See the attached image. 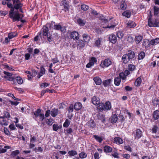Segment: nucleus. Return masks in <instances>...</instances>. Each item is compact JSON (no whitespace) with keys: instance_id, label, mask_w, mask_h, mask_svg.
Here are the masks:
<instances>
[{"instance_id":"35","label":"nucleus","mask_w":159,"mask_h":159,"mask_svg":"<svg viewBox=\"0 0 159 159\" xmlns=\"http://www.w3.org/2000/svg\"><path fill=\"white\" fill-rule=\"evenodd\" d=\"M145 56V53L143 51H141L139 52L138 55V60H140L143 59Z\"/></svg>"},{"instance_id":"5","label":"nucleus","mask_w":159,"mask_h":159,"mask_svg":"<svg viewBox=\"0 0 159 159\" xmlns=\"http://www.w3.org/2000/svg\"><path fill=\"white\" fill-rule=\"evenodd\" d=\"M68 33L69 34L70 38L76 40L79 38V35L78 33L75 31H71L70 30L68 31Z\"/></svg>"},{"instance_id":"57","label":"nucleus","mask_w":159,"mask_h":159,"mask_svg":"<svg viewBox=\"0 0 159 159\" xmlns=\"http://www.w3.org/2000/svg\"><path fill=\"white\" fill-rule=\"evenodd\" d=\"M20 153V151L19 150H16L15 151H12L11 153V156L15 157L16 155L19 154Z\"/></svg>"},{"instance_id":"14","label":"nucleus","mask_w":159,"mask_h":159,"mask_svg":"<svg viewBox=\"0 0 159 159\" xmlns=\"http://www.w3.org/2000/svg\"><path fill=\"white\" fill-rule=\"evenodd\" d=\"M7 6L8 8H10V11L9 12V16L14 15V11L15 9L14 7L13 6V4L11 3L7 2Z\"/></svg>"},{"instance_id":"4","label":"nucleus","mask_w":159,"mask_h":159,"mask_svg":"<svg viewBox=\"0 0 159 159\" xmlns=\"http://www.w3.org/2000/svg\"><path fill=\"white\" fill-rule=\"evenodd\" d=\"M50 34L49 32V29L47 26L43 25L41 30L39 32L38 34L42 38V35L46 36Z\"/></svg>"},{"instance_id":"8","label":"nucleus","mask_w":159,"mask_h":159,"mask_svg":"<svg viewBox=\"0 0 159 159\" xmlns=\"http://www.w3.org/2000/svg\"><path fill=\"white\" fill-rule=\"evenodd\" d=\"M53 35H55L54 36L50 34L48 36H46L47 40L49 43H50L51 42L53 41L54 40H56L58 39V36L57 33H55Z\"/></svg>"},{"instance_id":"29","label":"nucleus","mask_w":159,"mask_h":159,"mask_svg":"<svg viewBox=\"0 0 159 159\" xmlns=\"http://www.w3.org/2000/svg\"><path fill=\"white\" fill-rule=\"evenodd\" d=\"M112 80L111 79H109L102 81V84L104 87H106L110 85Z\"/></svg>"},{"instance_id":"16","label":"nucleus","mask_w":159,"mask_h":159,"mask_svg":"<svg viewBox=\"0 0 159 159\" xmlns=\"http://www.w3.org/2000/svg\"><path fill=\"white\" fill-rule=\"evenodd\" d=\"M151 22L153 24L152 25L153 26H150L149 23H148V25L150 27H159V22L157 21V20L156 19L154 20H151Z\"/></svg>"},{"instance_id":"30","label":"nucleus","mask_w":159,"mask_h":159,"mask_svg":"<svg viewBox=\"0 0 159 159\" xmlns=\"http://www.w3.org/2000/svg\"><path fill=\"white\" fill-rule=\"evenodd\" d=\"M18 35V33L16 32H14L10 33L8 34V38L10 39H12L16 37Z\"/></svg>"},{"instance_id":"40","label":"nucleus","mask_w":159,"mask_h":159,"mask_svg":"<svg viewBox=\"0 0 159 159\" xmlns=\"http://www.w3.org/2000/svg\"><path fill=\"white\" fill-rule=\"evenodd\" d=\"M0 125L2 126H6L8 125V122L7 120L5 119L0 120Z\"/></svg>"},{"instance_id":"12","label":"nucleus","mask_w":159,"mask_h":159,"mask_svg":"<svg viewBox=\"0 0 159 159\" xmlns=\"http://www.w3.org/2000/svg\"><path fill=\"white\" fill-rule=\"evenodd\" d=\"M92 103L95 105H99L100 106V99L95 96H93L91 98Z\"/></svg>"},{"instance_id":"62","label":"nucleus","mask_w":159,"mask_h":159,"mask_svg":"<svg viewBox=\"0 0 159 159\" xmlns=\"http://www.w3.org/2000/svg\"><path fill=\"white\" fill-rule=\"evenodd\" d=\"M66 26H61L60 30L61 31V33L64 34L66 33Z\"/></svg>"},{"instance_id":"26","label":"nucleus","mask_w":159,"mask_h":159,"mask_svg":"<svg viewBox=\"0 0 159 159\" xmlns=\"http://www.w3.org/2000/svg\"><path fill=\"white\" fill-rule=\"evenodd\" d=\"M122 15L127 18H129L131 16V11L129 10H126L122 13Z\"/></svg>"},{"instance_id":"3","label":"nucleus","mask_w":159,"mask_h":159,"mask_svg":"<svg viewBox=\"0 0 159 159\" xmlns=\"http://www.w3.org/2000/svg\"><path fill=\"white\" fill-rule=\"evenodd\" d=\"M111 64V60L109 58H107L102 60L99 66L101 68L104 69L109 66Z\"/></svg>"},{"instance_id":"44","label":"nucleus","mask_w":159,"mask_h":159,"mask_svg":"<svg viewBox=\"0 0 159 159\" xmlns=\"http://www.w3.org/2000/svg\"><path fill=\"white\" fill-rule=\"evenodd\" d=\"M102 40V39L101 38H98L95 41V45L97 47H99L101 44Z\"/></svg>"},{"instance_id":"56","label":"nucleus","mask_w":159,"mask_h":159,"mask_svg":"<svg viewBox=\"0 0 159 159\" xmlns=\"http://www.w3.org/2000/svg\"><path fill=\"white\" fill-rule=\"evenodd\" d=\"M127 41L129 43H132L134 41V38L130 34L128 35Z\"/></svg>"},{"instance_id":"48","label":"nucleus","mask_w":159,"mask_h":159,"mask_svg":"<svg viewBox=\"0 0 159 159\" xmlns=\"http://www.w3.org/2000/svg\"><path fill=\"white\" fill-rule=\"evenodd\" d=\"M23 6V5L22 3H19L15 4L14 7L15 8V9L18 10L19 8H21Z\"/></svg>"},{"instance_id":"46","label":"nucleus","mask_w":159,"mask_h":159,"mask_svg":"<svg viewBox=\"0 0 159 159\" xmlns=\"http://www.w3.org/2000/svg\"><path fill=\"white\" fill-rule=\"evenodd\" d=\"M88 125L92 129L94 128L96 125L95 123L93 120H91L89 121Z\"/></svg>"},{"instance_id":"31","label":"nucleus","mask_w":159,"mask_h":159,"mask_svg":"<svg viewBox=\"0 0 159 159\" xmlns=\"http://www.w3.org/2000/svg\"><path fill=\"white\" fill-rule=\"evenodd\" d=\"M153 117L155 120H157L159 118V111L156 110L154 111Z\"/></svg>"},{"instance_id":"21","label":"nucleus","mask_w":159,"mask_h":159,"mask_svg":"<svg viewBox=\"0 0 159 159\" xmlns=\"http://www.w3.org/2000/svg\"><path fill=\"white\" fill-rule=\"evenodd\" d=\"M159 43V38H156L154 39H151L150 41V46L151 45H155Z\"/></svg>"},{"instance_id":"17","label":"nucleus","mask_w":159,"mask_h":159,"mask_svg":"<svg viewBox=\"0 0 159 159\" xmlns=\"http://www.w3.org/2000/svg\"><path fill=\"white\" fill-rule=\"evenodd\" d=\"M114 142L117 144H121L123 143V141L119 137H116L113 139Z\"/></svg>"},{"instance_id":"54","label":"nucleus","mask_w":159,"mask_h":159,"mask_svg":"<svg viewBox=\"0 0 159 159\" xmlns=\"http://www.w3.org/2000/svg\"><path fill=\"white\" fill-rule=\"evenodd\" d=\"M72 132L71 128H67L66 129H64V133L66 134H70Z\"/></svg>"},{"instance_id":"27","label":"nucleus","mask_w":159,"mask_h":159,"mask_svg":"<svg viewBox=\"0 0 159 159\" xmlns=\"http://www.w3.org/2000/svg\"><path fill=\"white\" fill-rule=\"evenodd\" d=\"M143 39V37L141 35L136 36L135 37L134 40L137 44L139 43Z\"/></svg>"},{"instance_id":"39","label":"nucleus","mask_w":159,"mask_h":159,"mask_svg":"<svg viewBox=\"0 0 159 159\" xmlns=\"http://www.w3.org/2000/svg\"><path fill=\"white\" fill-rule=\"evenodd\" d=\"M120 8L123 11H125L126 9L127 8V4L125 1L121 2L120 5Z\"/></svg>"},{"instance_id":"11","label":"nucleus","mask_w":159,"mask_h":159,"mask_svg":"<svg viewBox=\"0 0 159 159\" xmlns=\"http://www.w3.org/2000/svg\"><path fill=\"white\" fill-rule=\"evenodd\" d=\"M134 139H140L143 135V133L142 130L139 129H137L135 131V132H134Z\"/></svg>"},{"instance_id":"22","label":"nucleus","mask_w":159,"mask_h":159,"mask_svg":"<svg viewBox=\"0 0 159 159\" xmlns=\"http://www.w3.org/2000/svg\"><path fill=\"white\" fill-rule=\"evenodd\" d=\"M82 37L84 41L85 42H89L90 39V37L87 34L84 33L83 34Z\"/></svg>"},{"instance_id":"42","label":"nucleus","mask_w":159,"mask_h":159,"mask_svg":"<svg viewBox=\"0 0 159 159\" xmlns=\"http://www.w3.org/2000/svg\"><path fill=\"white\" fill-rule=\"evenodd\" d=\"M68 154L70 157L74 156L77 155L76 151L74 150H71L68 151Z\"/></svg>"},{"instance_id":"19","label":"nucleus","mask_w":159,"mask_h":159,"mask_svg":"<svg viewBox=\"0 0 159 159\" xmlns=\"http://www.w3.org/2000/svg\"><path fill=\"white\" fill-rule=\"evenodd\" d=\"M74 109L78 111L82 108V105L81 103L77 102L75 103L74 105Z\"/></svg>"},{"instance_id":"64","label":"nucleus","mask_w":159,"mask_h":159,"mask_svg":"<svg viewBox=\"0 0 159 159\" xmlns=\"http://www.w3.org/2000/svg\"><path fill=\"white\" fill-rule=\"evenodd\" d=\"M60 128L59 126L57 124H54L52 126L53 130L57 131Z\"/></svg>"},{"instance_id":"18","label":"nucleus","mask_w":159,"mask_h":159,"mask_svg":"<svg viewBox=\"0 0 159 159\" xmlns=\"http://www.w3.org/2000/svg\"><path fill=\"white\" fill-rule=\"evenodd\" d=\"M58 109L54 108L51 111V115L52 117H55L58 115Z\"/></svg>"},{"instance_id":"53","label":"nucleus","mask_w":159,"mask_h":159,"mask_svg":"<svg viewBox=\"0 0 159 159\" xmlns=\"http://www.w3.org/2000/svg\"><path fill=\"white\" fill-rule=\"evenodd\" d=\"M78 45L80 48H83L85 46V44L83 40H79L78 43Z\"/></svg>"},{"instance_id":"61","label":"nucleus","mask_w":159,"mask_h":159,"mask_svg":"<svg viewBox=\"0 0 159 159\" xmlns=\"http://www.w3.org/2000/svg\"><path fill=\"white\" fill-rule=\"evenodd\" d=\"M61 25H60L59 24L54 25H53V29L55 30H59L61 29Z\"/></svg>"},{"instance_id":"58","label":"nucleus","mask_w":159,"mask_h":159,"mask_svg":"<svg viewBox=\"0 0 159 159\" xmlns=\"http://www.w3.org/2000/svg\"><path fill=\"white\" fill-rule=\"evenodd\" d=\"M74 108V105L73 104H71L68 108L67 111L69 113L72 112L73 111Z\"/></svg>"},{"instance_id":"6","label":"nucleus","mask_w":159,"mask_h":159,"mask_svg":"<svg viewBox=\"0 0 159 159\" xmlns=\"http://www.w3.org/2000/svg\"><path fill=\"white\" fill-rule=\"evenodd\" d=\"M8 80L12 81L13 84H16L17 82L19 84H22L23 82L22 79L19 76L10 77Z\"/></svg>"},{"instance_id":"43","label":"nucleus","mask_w":159,"mask_h":159,"mask_svg":"<svg viewBox=\"0 0 159 159\" xmlns=\"http://www.w3.org/2000/svg\"><path fill=\"white\" fill-rule=\"evenodd\" d=\"M153 10L154 16H158L159 14V7L154 6L153 7Z\"/></svg>"},{"instance_id":"13","label":"nucleus","mask_w":159,"mask_h":159,"mask_svg":"<svg viewBox=\"0 0 159 159\" xmlns=\"http://www.w3.org/2000/svg\"><path fill=\"white\" fill-rule=\"evenodd\" d=\"M126 54L128 56V59H130V60H134L135 57V53L134 52L131 50H128Z\"/></svg>"},{"instance_id":"23","label":"nucleus","mask_w":159,"mask_h":159,"mask_svg":"<svg viewBox=\"0 0 159 159\" xmlns=\"http://www.w3.org/2000/svg\"><path fill=\"white\" fill-rule=\"evenodd\" d=\"M93 80L97 85H100L102 84V80L101 78L98 76H96L94 77L93 79Z\"/></svg>"},{"instance_id":"50","label":"nucleus","mask_w":159,"mask_h":159,"mask_svg":"<svg viewBox=\"0 0 159 159\" xmlns=\"http://www.w3.org/2000/svg\"><path fill=\"white\" fill-rule=\"evenodd\" d=\"M87 156V154L84 152H82L79 154V157L82 159L85 158Z\"/></svg>"},{"instance_id":"55","label":"nucleus","mask_w":159,"mask_h":159,"mask_svg":"<svg viewBox=\"0 0 159 159\" xmlns=\"http://www.w3.org/2000/svg\"><path fill=\"white\" fill-rule=\"evenodd\" d=\"M53 120V119L52 118H50L49 119H48L47 120L46 124H47V125L49 126H51L52 124Z\"/></svg>"},{"instance_id":"2","label":"nucleus","mask_w":159,"mask_h":159,"mask_svg":"<svg viewBox=\"0 0 159 159\" xmlns=\"http://www.w3.org/2000/svg\"><path fill=\"white\" fill-rule=\"evenodd\" d=\"M41 109L40 108L37 109L34 112V116L33 118L35 120H37L38 117H39V120L40 121H43L45 119L44 114L42 113Z\"/></svg>"},{"instance_id":"60","label":"nucleus","mask_w":159,"mask_h":159,"mask_svg":"<svg viewBox=\"0 0 159 159\" xmlns=\"http://www.w3.org/2000/svg\"><path fill=\"white\" fill-rule=\"evenodd\" d=\"M159 101V100L157 98H155L153 100H152V102L153 104V105L154 106H157L158 104V102Z\"/></svg>"},{"instance_id":"36","label":"nucleus","mask_w":159,"mask_h":159,"mask_svg":"<svg viewBox=\"0 0 159 159\" xmlns=\"http://www.w3.org/2000/svg\"><path fill=\"white\" fill-rule=\"evenodd\" d=\"M77 22L80 26H83L85 25L86 21L85 20L79 18L77 19Z\"/></svg>"},{"instance_id":"25","label":"nucleus","mask_w":159,"mask_h":159,"mask_svg":"<svg viewBox=\"0 0 159 159\" xmlns=\"http://www.w3.org/2000/svg\"><path fill=\"white\" fill-rule=\"evenodd\" d=\"M127 55L126 54H125L123 55L122 57L123 62L125 64L128 63L129 61H131L130 59H128V56H126Z\"/></svg>"},{"instance_id":"1","label":"nucleus","mask_w":159,"mask_h":159,"mask_svg":"<svg viewBox=\"0 0 159 159\" xmlns=\"http://www.w3.org/2000/svg\"><path fill=\"white\" fill-rule=\"evenodd\" d=\"M112 108L111 102L109 101L106 102L104 103L101 102L100 106L98 107V109L100 112H102L103 111H107L111 109Z\"/></svg>"},{"instance_id":"38","label":"nucleus","mask_w":159,"mask_h":159,"mask_svg":"<svg viewBox=\"0 0 159 159\" xmlns=\"http://www.w3.org/2000/svg\"><path fill=\"white\" fill-rule=\"evenodd\" d=\"M150 129L152 130V134H156L158 130V127L157 125H154Z\"/></svg>"},{"instance_id":"20","label":"nucleus","mask_w":159,"mask_h":159,"mask_svg":"<svg viewBox=\"0 0 159 159\" xmlns=\"http://www.w3.org/2000/svg\"><path fill=\"white\" fill-rule=\"evenodd\" d=\"M127 26L130 28H134L136 26L135 22L132 20H129L127 24Z\"/></svg>"},{"instance_id":"10","label":"nucleus","mask_w":159,"mask_h":159,"mask_svg":"<svg viewBox=\"0 0 159 159\" xmlns=\"http://www.w3.org/2000/svg\"><path fill=\"white\" fill-rule=\"evenodd\" d=\"M97 62V59L94 57H92L89 60V62L86 65L87 68H90L93 66L94 64Z\"/></svg>"},{"instance_id":"33","label":"nucleus","mask_w":159,"mask_h":159,"mask_svg":"<svg viewBox=\"0 0 159 159\" xmlns=\"http://www.w3.org/2000/svg\"><path fill=\"white\" fill-rule=\"evenodd\" d=\"M118 120V117L116 114H113L111 116V122L112 123L116 122Z\"/></svg>"},{"instance_id":"52","label":"nucleus","mask_w":159,"mask_h":159,"mask_svg":"<svg viewBox=\"0 0 159 159\" xmlns=\"http://www.w3.org/2000/svg\"><path fill=\"white\" fill-rule=\"evenodd\" d=\"M70 121L68 119H66L63 124V126L64 127L68 128L70 124Z\"/></svg>"},{"instance_id":"51","label":"nucleus","mask_w":159,"mask_h":159,"mask_svg":"<svg viewBox=\"0 0 159 159\" xmlns=\"http://www.w3.org/2000/svg\"><path fill=\"white\" fill-rule=\"evenodd\" d=\"M89 8V6L85 4H83L81 6V9L84 11H87L88 10Z\"/></svg>"},{"instance_id":"34","label":"nucleus","mask_w":159,"mask_h":159,"mask_svg":"<svg viewBox=\"0 0 159 159\" xmlns=\"http://www.w3.org/2000/svg\"><path fill=\"white\" fill-rule=\"evenodd\" d=\"M54 90L53 89H47L45 90H42L41 91V97H42L44 95L45 93H46V92H48V93H53V91Z\"/></svg>"},{"instance_id":"45","label":"nucleus","mask_w":159,"mask_h":159,"mask_svg":"<svg viewBox=\"0 0 159 159\" xmlns=\"http://www.w3.org/2000/svg\"><path fill=\"white\" fill-rule=\"evenodd\" d=\"M124 35L123 31H118L116 33V35L117 37L120 39H121L123 38Z\"/></svg>"},{"instance_id":"49","label":"nucleus","mask_w":159,"mask_h":159,"mask_svg":"<svg viewBox=\"0 0 159 159\" xmlns=\"http://www.w3.org/2000/svg\"><path fill=\"white\" fill-rule=\"evenodd\" d=\"M4 73L6 75L4 76V78L7 79L8 80L10 77H14L13 76H12L11 74L9 72L4 71Z\"/></svg>"},{"instance_id":"28","label":"nucleus","mask_w":159,"mask_h":159,"mask_svg":"<svg viewBox=\"0 0 159 159\" xmlns=\"http://www.w3.org/2000/svg\"><path fill=\"white\" fill-rule=\"evenodd\" d=\"M103 151L106 153H110L112 151V148L111 147L106 145L103 148Z\"/></svg>"},{"instance_id":"63","label":"nucleus","mask_w":159,"mask_h":159,"mask_svg":"<svg viewBox=\"0 0 159 159\" xmlns=\"http://www.w3.org/2000/svg\"><path fill=\"white\" fill-rule=\"evenodd\" d=\"M3 114L4 115V116H5L7 120H9L10 117V115L9 112L7 111H4L3 112Z\"/></svg>"},{"instance_id":"32","label":"nucleus","mask_w":159,"mask_h":159,"mask_svg":"<svg viewBox=\"0 0 159 159\" xmlns=\"http://www.w3.org/2000/svg\"><path fill=\"white\" fill-rule=\"evenodd\" d=\"M142 82V79L140 77H138L136 80L135 83L134 85L136 86H139L140 85Z\"/></svg>"},{"instance_id":"7","label":"nucleus","mask_w":159,"mask_h":159,"mask_svg":"<svg viewBox=\"0 0 159 159\" xmlns=\"http://www.w3.org/2000/svg\"><path fill=\"white\" fill-rule=\"evenodd\" d=\"M61 6H63L64 8L62 9L64 12L69 11L70 6L69 3L66 0H62L60 3Z\"/></svg>"},{"instance_id":"59","label":"nucleus","mask_w":159,"mask_h":159,"mask_svg":"<svg viewBox=\"0 0 159 159\" xmlns=\"http://www.w3.org/2000/svg\"><path fill=\"white\" fill-rule=\"evenodd\" d=\"M119 78L123 80H125L126 78V76L123 72H120L119 74Z\"/></svg>"},{"instance_id":"47","label":"nucleus","mask_w":159,"mask_h":159,"mask_svg":"<svg viewBox=\"0 0 159 159\" xmlns=\"http://www.w3.org/2000/svg\"><path fill=\"white\" fill-rule=\"evenodd\" d=\"M135 66L133 64H129L128 66L127 69L129 71H132L135 69Z\"/></svg>"},{"instance_id":"24","label":"nucleus","mask_w":159,"mask_h":159,"mask_svg":"<svg viewBox=\"0 0 159 159\" xmlns=\"http://www.w3.org/2000/svg\"><path fill=\"white\" fill-rule=\"evenodd\" d=\"M142 46L146 48L150 47V41L148 39H144L142 44Z\"/></svg>"},{"instance_id":"15","label":"nucleus","mask_w":159,"mask_h":159,"mask_svg":"<svg viewBox=\"0 0 159 159\" xmlns=\"http://www.w3.org/2000/svg\"><path fill=\"white\" fill-rule=\"evenodd\" d=\"M109 41L113 44H115L117 41L116 36L115 35L111 34L109 36Z\"/></svg>"},{"instance_id":"9","label":"nucleus","mask_w":159,"mask_h":159,"mask_svg":"<svg viewBox=\"0 0 159 159\" xmlns=\"http://www.w3.org/2000/svg\"><path fill=\"white\" fill-rule=\"evenodd\" d=\"M15 13L14 15H12L9 17L11 19H12V20L13 22H15L16 21H19L20 20V15L18 11H15Z\"/></svg>"},{"instance_id":"37","label":"nucleus","mask_w":159,"mask_h":159,"mask_svg":"<svg viewBox=\"0 0 159 159\" xmlns=\"http://www.w3.org/2000/svg\"><path fill=\"white\" fill-rule=\"evenodd\" d=\"M121 81L120 78L118 77H116L114 79V83L116 86H119Z\"/></svg>"},{"instance_id":"41","label":"nucleus","mask_w":159,"mask_h":159,"mask_svg":"<svg viewBox=\"0 0 159 159\" xmlns=\"http://www.w3.org/2000/svg\"><path fill=\"white\" fill-rule=\"evenodd\" d=\"M93 138H94L99 143H101L103 140L102 137L99 136L97 135H93Z\"/></svg>"}]
</instances>
